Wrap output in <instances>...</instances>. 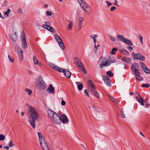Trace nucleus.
<instances>
[{
  "label": "nucleus",
  "mask_w": 150,
  "mask_h": 150,
  "mask_svg": "<svg viewBox=\"0 0 150 150\" xmlns=\"http://www.w3.org/2000/svg\"><path fill=\"white\" fill-rule=\"evenodd\" d=\"M121 51L124 54H125L126 55H128L129 52H128L124 49H123Z\"/></svg>",
  "instance_id": "nucleus-34"
},
{
  "label": "nucleus",
  "mask_w": 150,
  "mask_h": 150,
  "mask_svg": "<svg viewBox=\"0 0 150 150\" xmlns=\"http://www.w3.org/2000/svg\"><path fill=\"white\" fill-rule=\"evenodd\" d=\"M81 8H83L84 6L87 7V4L82 0H77Z\"/></svg>",
  "instance_id": "nucleus-21"
},
{
  "label": "nucleus",
  "mask_w": 150,
  "mask_h": 150,
  "mask_svg": "<svg viewBox=\"0 0 150 150\" xmlns=\"http://www.w3.org/2000/svg\"><path fill=\"white\" fill-rule=\"evenodd\" d=\"M55 113V112L51 110H49L47 111L48 115L50 120L51 118L53 117Z\"/></svg>",
  "instance_id": "nucleus-18"
},
{
  "label": "nucleus",
  "mask_w": 150,
  "mask_h": 150,
  "mask_svg": "<svg viewBox=\"0 0 150 150\" xmlns=\"http://www.w3.org/2000/svg\"><path fill=\"white\" fill-rule=\"evenodd\" d=\"M49 30L52 33H54L55 32V30L54 29V28L51 27V26H50L49 27Z\"/></svg>",
  "instance_id": "nucleus-38"
},
{
  "label": "nucleus",
  "mask_w": 150,
  "mask_h": 150,
  "mask_svg": "<svg viewBox=\"0 0 150 150\" xmlns=\"http://www.w3.org/2000/svg\"><path fill=\"white\" fill-rule=\"evenodd\" d=\"M146 73H147V74H150V69L148 68L147 67L146 68H145L144 69H143Z\"/></svg>",
  "instance_id": "nucleus-30"
},
{
  "label": "nucleus",
  "mask_w": 150,
  "mask_h": 150,
  "mask_svg": "<svg viewBox=\"0 0 150 150\" xmlns=\"http://www.w3.org/2000/svg\"><path fill=\"white\" fill-rule=\"evenodd\" d=\"M45 24L46 25H50V23L49 21H47L45 22Z\"/></svg>",
  "instance_id": "nucleus-62"
},
{
  "label": "nucleus",
  "mask_w": 150,
  "mask_h": 150,
  "mask_svg": "<svg viewBox=\"0 0 150 150\" xmlns=\"http://www.w3.org/2000/svg\"><path fill=\"white\" fill-rule=\"evenodd\" d=\"M74 61L76 63V65L81 69V70L85 74L86 73V71L84 67V66L81 63L79 59L77 57H75L74 58Z\"/></svg>",
  "instance_id": "nucleus-4"
},
{
  "label": "nucleus",
  "mask_w": 150,
  "mask_h": 150,
  "mask_svg": "<svg viewBox=\"0 0 150 150\" xmlns=\"http://www.w3.org/2000/svg\"><path fill=\"white\" fill-rule=\"evenodd\" d=\"M82 8L85 11L86 13H89L90 12L91 8L87 4V7L84 6Z\"/></svg>",
  "instance_id": "nucleus-22"
},
{
  "label": "nucleus",
  "mask_w": 150,
  "mask_h": 150,
  "mask_svg": "<svg viewBox=\"0 0 150 150\" xmlns=\"http://www.w3.org/2000/svg\"><path fill=\"white\" fill-rule=\"evenodd\" d=\"M21 38L22 39V44L23 48L25 49L27 47V45L26 39V36L24 33H22Z\"/></svg>",
  "instance_id": "nucleus-9"
},
{
  "label": "nucleus",
  "mask_w": 150,
  "mask_h": 150,
  "mask_svg": "<svg viewBox=\"0 0 150 150\" xmlns=\"http://www.w3.org/2000/svg\"><path fill=\"white\" fill-rule=\"evenodd\" d=\"M117 3H118V1L116 0H115L114 1V4L116 6H119L117 5Z\"/></svg>",
  "instance_id": "nucleus-51"
},
{
  "label": "nucleus",
  "mask_w": 150,
  "mask_h": 150,
  "mask_svg": "<svg viewBox=\"0 0 150 150\" xmlns=\"http://www.w3.org/2000/svg\"><path fill=\"white\" fill-rule=\"evenodd\" d=\"M111 64V62L110 60H108L106 61L104 63V65L105 66H108L110 65Z\"/></svg>",
  "instance_id": "nucleus-29"
},
{
  "label": "nucleus",
  "mask_w": 150,
  "mask_h": 150,
  "mask_svg": "<svg viewBox=\"0 0 150 150\" xmlns=\"http://www.w3.org/2000/svg\"><path fill=\"white\" fill-rule=\"evenodd\" d=\"M111 63H115V59H113L112 60H110Z\"/></svg>",
  "instance_id": "nucleus-60"
},
{
  "label": "nucleus",
  "mask_w": 150,
  "mask_h": 150,
  "mask_svg": "<svg viewBox=\"0 0 150 150\" xmlns=\"http://www.w3.org/2000/svg\"><path fill=\"white\" fill-rule=\"evenodd\" d=\"M18 11L20 14H21L23 13V10L21 8H19L18 9Z\"/></svg>",
  "instance_id": "nucleus-53"
},
{
  "label": "nucleus",
  "mask_w": 150,
  "mask_h": 150,
  "mask_svg": "<svg viewBox=\"0 0 150 150\" xmlns=\"http://www.w3.org/2000/svg\"><path fill=\"white\" fill-rule=\"evenodd\" d=\"M120 112L121 113V116L122 118H124L125 117V115L123 113V112L121 110L120 111Z\"/></svg>",
  "instance_id": "nucleus-50"
},
{
  "label": "nucleus",
  "mask_w": 150,
  "mask_h": 150,
  "mask_svg": "<svg viewBox=\"0 0 150 150\" xmlns=\"http://www.w3.org/2000/svg\"><path fill=\"white\" fill-rule=\"evenodd\" d=\"M25 91L28 94H31L32 93V91L28 88H25Z\"/></svg>",
  "instance_id": "nucleus-32"
},
{
  "label": "nucleus",
  "mask_w": 150,
  "mask_h": 150,
  "mask_svg": "<svg viewBox=\"0 0 150 150\" xmlns=\"http://www.w3.org/2000/svg\"><path fill=\"white\" fill-rule=\"evenodd\" d=\"M49 27H50V26L46 24L43 25H42V27L43 28L46 29H47L48 28V27L49 28Z\"/></svg>",
  "instance_id": "nucleus-45"
},
{
  "label": "nucleus",
  "mask_w": 150,
  "mask_h": 150,
  "mask_svg": "<svg viewBox=\"0 0 150 150\" xmlns=\"http://www.w3.org/2000/svg\"><path fill=\"white\" fill-rule=\"evenodd\" d=\"M54 36L61 48L62 50H64L65 48V47L61 38L57 35H54Z\"/></svg>",
  "instance_id": "nucleus-7"
},
{
  "label": "nucleus",
  "mask_w": 150,
  "mask_h": 150,
  "mask_svg": "<svg viewBox=\"0 0 150 150\" xmlns=\"http://www.w3.org/2000/svg\"><path fill=\"white\" fill-rule=\"evenodd\" d=\"M36 84L37 86L40 88L45 89L46 84L42 78H40L38 79L37 81Z\"/></svg>",
  "instance_id": "nucleus-6"
},
{
  "label": "nucleus",
  "mask_w": 150,
  "mask_h": 150,
  "mask_svg": "<svg viewBox=\"0 0 150 150\" xmlns=\"http://www.w3.org/2000/svg\"><path fill=\"white\" fill-rule=\"evenodd\" d=\"M49 65L54 70L59 71L60 72H63L64 75L67 78H69L71 77V73L69 71H67L55 65L52 63H50Z\"/></svg>",
  "instance_id": "nucleus-1"
},
{
  "label": "nucleus",
  "mask_w": 150,
  "mask_h": 150,
  "mask_svg": "<svg viewBox=\"0 0 150 150\" xmlns=\"http://www.w3.org/2000/svg\"><path fill=\"white\" fill-rule=\"evenodd\" d=\"M41 147L43 150H49L48 146L45 140L40 142Z\"/></svg>",
  "instance_id": "nucleus-13"
},
{
  "label": "nucleus",
  "mask_w": 150,
  "mask_h": 150,
  "mask_svg": "<svg viewBox=\"0 0 150 150\" xmlns=\"http://www.w3.org/2000/svg\"><path fill=\"white\" fill-rule=\"evenodd\" d=\"M60 117L58 114L55 113L54 116L52 118H51V120L55 124H60L61 121L60 120Z\"/></svg>",
  "instance_id": "nucleus-8"
},
{
  "label": "nucleus",
  "mask_w": 150,
  "mask_h": 150,
  "mask_svg": "<svg viewBox=\"0 0 150 150\" xmlns=\"http://www.w3.org/2000/svg\"><path fill=\"white\" fill-rule=\"evenodd\" d=\"M107 74L108 76L109 77H111L113 75V74L110 71H108L107 73Z\"/></svg>",
  "instance_id": "nucleus-35"
},
{
  "label": "nucleus",
  "mask_w": 150,
  "mask_h": 150,
  "mask_svg": "<svg viewBox=\"0 0 150 150\" xmlns=\"http://www.w3.org/2000/svg\"><path fill=\"white\" fill-rule=\"evenodd\" d=\"M46 14L47 16H51L52 14V13L50 11H47L46 12Z\"/></svg>",
  "instance_id": "nucleus-47"
},
{
  "label": "nucleus",
  "mask_w": 150,
  "mask_h": 150,
  "mask_svg": "<svg viewBox=\"0 0 150 150\" xmlns=\"http://www.w3.org/2000/svg\"><path fill=\"white\" fill-rule=\"evenodd\" d=\"M85 94H88V91L87 90H86L84 91Z\"/></svg>",
  "instance_id": "nucleus-61"
},
{
  "label": "nucleus",
  "mask_w": 150,
  "mask_h": 150,
  "mask_svg": "<svg viewBox=\"0 0 150 150\" xmlns=\"http://www.w3.org/2000/svg\"><path fill=\"white\" fill-rule=\"evenodd\" d=\"M10 62H14V59H12L11 57H10L9 59Z\"/></svg>",
  "instance_id": "nucleus-56"
},
{
  "label": "nucleus",
  "mask_w": 150,
  "mask_h": 150,
  "mask_svg": "<svg viewBox=\"0 0 150 150\" xmlns=\"http://www.w3.org/2000/svg\"><path fill=\"white\" fill-rule=\"evenodd\" d=\"M9 147H11L14 146V144L11 140H10L8 143Z\"/></svg>",
  "instance_id": "nucleus-42"
},
{
  "label": "nucleus",
  "mask_w": 150,
  "mask_h": 150,
  "mask_svg": "<svg viewBox=\"0 0 150 150\" xmlns=\"http://www.w3.org/2000/svg\"><path fill=\"white\" fill-rule=\"evenodd\" d=\"M25 105L28 107L29 111L31 115L32 120H36L38 117V112L35 111V108L26 103Z\"/></svg>",
  "instance_id": "nucleus-2"
},
{
  "label": "nucleus",
  "mask_w": 150,
  "mask_h": 150,
  "mask_svg": "<svg viewBox=\"0 0 150 150\" xmlns=\"http://www.w3.org/2000/svg\"><path fill=\"white\" fill-rule=\"evenodd\" d=\"M133 58L134 59H137L141 61H144L145 59V57L142 54L139 53H136L133 55Z\"/></svg>",
  "instance_id": "nucleus-11"
},
{
  "label": "nucleus",
  "mask_w": 150,
  "mask_h": 150,
  "mask_svg": "<svg viewBox=\"0 0 150 150\" xmlns=\"http://www.w3.org/2000/svg\"><path fill=\"white\" fill-rule=\"evenodd\" d=\"M11 39L14 42H16L18 38V37L16 32L11 35L10 36Z\"/></svg>",
  "instance_id": "nucleus-16"
},
{
  "label": "nucleus",
  "mask_w": 150,
  "mask_h": 150,
  "mask_svg": "<svg viewBox=\"0 0 150 150\" xmlns=\"http://www.w3.org/2000/svg\"><path fill=\"white\" fill-rule=\"evenodd\" d=\"M4 148L7 150H8L9 148V146H4Z\"/></svg>",
  "instance_id": "nucleus-57"
},
{
  "label": "nucleus",
  "mask_w": 150,
  "mask_h": 150,
  "mask_svg": "<svg viewBox=\"0 0 150 150\" xmlns=\"http://www.w3.org/2000/svg\"><path fill=\"white\" fill-rule=\"evenodd\" d=\"M124 42L129 46H131L133 45L132 42L130 40L126 38L124 41Z\"/></svg>",
  "instance_id": "nucleus-23"
},
{
  "label": "nucleus",
  "mask_w": 150,
  "mask_h": 150,
  "mask_svg": "<svg viewBox=\"0 0 150 150\" xmlns=\"http://www.w3.org/2000/svg\"><path fill=\"white\" fill-rule=\"evenodd\" d=\"M117 48H113L112 49L111 52V54H112L114 55L116 53L115 52L117 51Z\"/></svg>",
  "instance_id": "nucleus-31"
},
{
  "label": "nucleus",
  "mask_w": 150,
  "mask_h": 150,
  "mask_svg": "<svg viewBox=\"0 0 150 150\" xmlns=\"http://www.w3.org/2000/svg\"><path fill=\"white\" fill-rule=\"evenodd\" d=\"M5 137L2 134H0V141H4L5 140Z\"/></svg>",
  "instance_id": "nucleus-33"
},
{
  "label": "nucleus",
  "mask_w": 150,
  "mask_h": 150,
  "mask_svg": "<svg viewBox=\"0 0 150 150\" xmlns=\"http://www.w3.org/2000/svg\"><path fill=\"white\" fill-rule=\"evenodd\" d=\"M139 65L137 63L132 64L131 66L132 70L135 73V75L137 76L136 77V79L138 80H142V78L139 76L140 74L139 71Z\"/></svg>",
  "instance_id": "nucleus-3"
},
{
  "label": "nucleus",
  "mask_w": 150,
  "mask_h": 150,
  "mask_svg": "<svg viewBox=\"0 0 150 150\" xmlns=\"http://www.w3.org/2000/svg\"><path fill=\"white\" fill-rule=\"evenodd\" d=\"M140 66L143 69H144L145 68H146V67L145 65L143 63L141 62L140 63Z\"/></svg>",
  "instance_id": "nucleus-39"
},
{
  "label": "nucleus",
  "mask_w": 150,
  "mask_h": 150,
  "mask_svg": "<svg viewBox=\"0 0 150 150\" xmlns=\"http://www.w3.org/2000/svg\"><path fill=\"white\" fill-rule=\"evenodd\" d=\"M67 21L69 22L68 29L69 30H71L73 26V22L69 20H67Z\"/></svg>",
  "instance_id": "nucleus-26"
},
{
  "label": "nucleus",
  "mask_w": 150,
  "mask_h": 150,
  "mask_svg": "<svg viewBox=\"0 0 150 150\" xmlns=\"http://www.w3.org/2000/svg\"><path fill=\"white\" fill-rule=\"evenodd\" d=\"M127 49L128 50H132L133 49L132 47L131 46L128 47H127Z\"/></svg>",
  "instance_id": "nucleus-58"
},
{
  "label": "nucleus",
  "mask_w": 150,
  "mask_h": 150,
  "mask_svg": "<svg viewBox=\"0 0 150 150\" xmlns=\"http://www.w3.org/2000/svg\"><path fill=\"white\" fill-rule=\"evenodd\" d=\"M88 83L89 84V87L92 91V93L93 94H97L98 92L96 90L93 82L91 80H88Z\"/></svg>",
  "instance_id": "nucleus-10"
},
{
  "label": "nucleus",
  "mask_w": 150,
  "mask_h": 150,
  "mask_svg": "<svg viewBox=\"0 0 150 150\" xmlns=\"http://www.w3.org/2000/svg\"><path fill=\"white\" fill-rule=\"evenodd\" d=\"M116 9V7H115V6H112V7H111L110 10L111 11H113L114 10H115Z\"/></svg>",
  "instance_id": "nucleus-52"
},
{
  "label": "nucleus",
  "mask_w": 150,
  "mask_h": 150,
  "mask_svg": "<svg viewBox=\"0 0 150 150\" xmlns=\"http://www.w3.org/2000/svg\"><path fill=\"white\" fill-rule=\"evenodd\" d=\"M122 60L127 64H129L130 62V60L129 58L123 57L122 58Z\"/></svg>",
  "instance_id": "nucleus-25"
},
{
  "label": "nucleus",
  "mask_w": 150,
  "mask_h": 150,
  "mask_svg": "<svg viewBox=\"0 0 150 150\" xmlns=\"http://www.w3.org/2000/svg\"><path fill=\"white\" fill-rule=\"evenodd\" d=\"M28 73L29 74H32V72L30 70H28Z\"/></svg>",
  "instance_id": "nucleus-64"
},
{
  "label": "nucleus",
  "mask_w": 150,
  "mask_h": 150,
  "mask_svg": "<svg viewBox=\"0 0 150 150\" xmlns=\"http://www.w3.org/2000/svg\"><path fill=\"white\" fill-rule=\"evenodd\" d=\"M54 88L52 84H50L49 88L46 90L47 92L49 93H54Z\"/></svg>",
  "instance_id": "nucleus-15"
},
{
  "label": "nucleus",
  "mask_w": 150,
  "mask_h": 150,
  "mask_svg": "<svg viewBox=\"0 0 150 150\" xmlns=\"http://www.w3.org/2000/svg\"><path fill=\"white\" fill-rule=\"evenodd\" d=\"M138 96V97L136 96V98L138 102L141 103L142 105L143 106L144 105V99L142 97H141L139 94H137Z\"/></svg>",
  "instance_id": "nucleus-17"
},
{
  "label": "nucleus",
  "mask_w": 150,
  "mask_h": 150,
  "mask_svg": "<svg viewBox=\"0 0 150 150\" xmlns=\"http://www.w3.org/2000/svg\"><path fill=\"white\" fill-rule=\"evenodd\" d=\"M97 98H99V94H93Z\"/></svg>",
  "instance_id": "nucleus-63"
},
{
  "label": "nucleus",
  "mask_w": 150,
  "mask_h": 150,
  "mask_svg": "<svg viewBox=\"0 0 150 150\" xmlns=\"http://www.w3.org/2000/svg\"><path fill=\"white\" fill-rule=\"evenodd\" d=\"M15 47V51L17 52L20 60V61L22 60L23 58V51L18 45H16Z\"/></svg>",
  "instance_id": "nucleus-5"
},
{
  "label": "nucleus",
  "mask_w": 150,
  "mask_h": 150,
  "mask_svg": "<svg viewBox=\"0 0 150 150\" xmlns=\"http://www.w3.org/2000/svg\"><path fill=\"white\" fill-rule=\"evenodd\" d=\"M142 86L143 87L147 88L150 86V85L149 84H143Z\"/></svg>",
  "instance_id": "nucleus-44"
},
{
  "label": "nucleus",
  "mask_w": 150,
  "mask_h": 150,
  "mask_svg": "<svg viewBox=\"0 0 150 150\" xmlns=\"http://www.w3.org/2000/svg\"><path fill=\"white\" fill-rule=\"evenodd\" d=\"M125 38L122 35H119L117 36L116 39L117 41L120 40L124 42Z\"/></svg>",
  "instance_id": "nucleus-20"
},
{
  "label": "nucleus",
  "mask_w": 150,
  "mask_h": 150,
  "mask_svg": "<svg viewBox=\"0 0 150 150\" xmlns=\"http://www.w3.org/2000/svg\"><path fill=\"white\" fill-rule=\"evenodd\" d=\"M138 37H139V38L140 40L141 44H143V38L142 36L141 35H138Z\"/></svg>",
  "instance_id": "nucleus-37"
},
{
  "label": "nucleus",
  "mask_w": 150,
  "mask_h": 150,
  "mask_svg": "<svg viewBox=\"0 0 150 150\" xmlns=\"http://www.w3.org/2000/svg\"><path fill=\"white\" fill-rule=\"evenodd\" d=\"M33 59L34 61V63L35 65H37L40 67L41 66V64L40 63H39L38 61L37 60L35 56L33 55Z\"/></svg>",
  "instance_id": "nucleus-19"
},
{
  "label": "nucleus",
  "mask_w": 150,
  "mask_h": 150,
  "mask_svg": "<svg viewBox=\"0 0 150 150\" xmlns=\"http://www.w3.org/2000/svg\"><path fill=\"white\" fill-rule=\"evenodd\" d=\"M82 23L79 22V30H80L81 28V26L82 24Z\"/></svg>",
  "instance_id": "nucleus-54"
},
{
  "label": "nucleus",
  "mask_w": 150,
  "mask_h": 150,
  "mask_svg": "<svg viewBox=\"0 0 150 150\" xmlns=\"http://www.w3.org/2000/svg\"><path fill=\"white\" fill-rule=\"evenodd\" d=\"M105 2L107 4L108 6H109L112 5V4L108 1H106Z\"/></svg>",
  "instance_id": "nucleus-49"
},
{
  "label": "nucleus",
  "mask_w": 150,
  "mask_h": 150,
  "mask_svg": "<svg viewBox=\"0 0 150 150\" xmlns=\"http://www.w3.org/2000/svg\"><path fill=\"white\" fill-rule=\"evenodd\" d=\"M103 66H105L104 65V63H103V64H101L100 65V68H102Z\"/></svg>",
  "instance_id": "nucleus-59"
},
{
  "label": "nucleus",
  "mask_w": 150,
  "mask_h": 150,
  "mask_svg": "<svg viewBox=\"0 0 150 150\" xmlns=\"http://www.w3.org/2000/svg\"><path fill=\"white\" fill-rule=\"evenodd\" d=\"M103 80L107 85L110 87L111 84L110 83V80L109 77L106 76H103Z\"/></svg>",
  "instance_id": "nucleus-14"
},
{
  "label": "nucleus",
  "mask_w": 150,
  "mask_h": 150,
  "mask_svg": "<svg viewBox=\"0 0 150 150\" xmlns=\"http://www.w3.org/2000/svg\"><path fill=\"white\" fill-rule=\"evenodd\" d=\"M60 120L61 122H62L63 124H64L66 122H69V120L65 115L63 114L61 115L60 116Z\"/></svg>",
  "instance_id": "nucleus-12"
},
{
  "label": "nucleus",
  "mask_w": 150,
  "mask_h": 150,
  "mask_svg": "<svg viewBox=\"0 0 150 150\" xmlns=\"http://www.w3.org/2000/svg\"><path fill=\"white\" fill-rule=\"evenodd\" d=\"M83 86L82 84H80L78 86V89L79 90H81L83 88Z\"/></svg>",
  "instance_id": "nucleus-36"
},
{
  "label": "nucleus",
  "mask_w": 150,
  "mask_h": 150,
  "mask_svg": "<svg viewBox=\"0 0 150 150\" xmlns=\"http://www.w3.org/2000/svg\"><path fill=\"white\" fill-rule=\"evenodd\" d=\"M108 36L111 40L113 41H114L115 40V38L114 37L110 36V35H108Z\"/></svg>",
  "instance_id": "nucleus-43"
},
{
  "label": "nucleus",
  "mask_w": 150,
  "mask_h": 150,
  "mask_svg": "<svg viewBox=\"0 0 150 150\" xmlns=\"http://www.w3.org/2000/svg\"><path fill=\"white\" fill-rule=\"evenodd\" d=\"M38 134L39 137V139L40 142L45 140L44 138L42 137V136L41 133L38 132Z\"/></svg>",
  "instance_id": "nucleus-27"
},
{
  "label": "nucleus",
  "mask_w": 150,
  "mask_h": 150,
  "mask_svg": "<svg viewBox=\"0 0 150 150\" xmlns=\"http://www.w3.org/2000/svg\"><path fill=\"white\" fill-rule=\"evenodd\" d=\"M98 36V35L97 34H94L93 35H91L90 36V37L93 40L95 39L96 38H97Z\"/></svg>",
  "instance_id": "nucleus-40"
},
{
  "label": "nucleus",
  "mask_w": 150,
  "mask_h": 150,
  "mask_svg": "<svg viewBox=\"0 0 150 150\" xmlns=\"http://www.w3.org/2000/svg\"><path fill=\"white\" fill-rule=\"evenodd\" d=\"M35 120H29V123L31 125L32 127L34 129L35 127Z\"/></svg>",
  "instance_id": "nucleus-24"
},
{
  "label": "nucleus",
  "mask_w": 150,
  "mask_h": 150,
  "mask_svg": "<svg viewBox=\"0 0 150 150\" xmlns=\"http://www.w3.org/2000/svg\"><path fill=\"white\" fill-rule=\"evenodd\" d=\"M10 11H11L10 9L9 8L8 9L7 11L5 12L4 13V15L5 16H8V15L9 14Z\"/></svg>",
  "instance_id": "nucleus-41"
},
{
  "label": "nucleus",
  "mask_w": 150,
  "mask_h": 150,
  "mask_svg": "<svg viewBox=\"0 0 150 150\" xmlns=\"http://www.w3.org/2000/svg\"><path fill=\"white\" fill-rule=\"evenodd\" d=\"M7 1L6 0H5L4 1L3 5V6H6V4H7Z\"/></svg>",
  "instance_id": "nucleus-55"
},
{
  "label": "nucleus",
  "mask_w": 150,
  "mask_h": 150,
  "mask_svg": "<svg viewBox=\"0 0 150 150\" xmlns=\"http://www.w3.org/2000/svg\"><path fill=\"white\" fill-rule=\"evenodd\" d=\"M109 98L115 103H117V101L116 99L112 97L110 95H108Z\"/></svg>",
  "instance_id": "nucleus-28"
},
{
  "label": "nucleus",
  "mask_w": 150,
  "mask_h": 150,
  "mask_svg": "<svg viewBox=\"0 0 150 150\" xmlns=\"http://www.w3.org/2000/svg\"><path fill=\"white\" fill-rule=\"evenodd\" d=\"M61 99L62 100L61 102L62 105H66L65 102L63 100L62 98Z\"/></svg>",
  "instance_id": "nucleus-48"
},
{
  "label": "nucleus",
  "mask_w": 150,
  "mask_h": 150,
  "mask_svg": "<svg viewBox=\"0 0 150 150\" xmlns=\"http://www.w3.org/2000/svg\"><path fill=\"white\" fill-rule=\"evenodd\" d=\"M83 18L82 17H80L79 18V22L82 23L83 21Z\"/></svg>",
  "instance_id": "nucleus-46"
}]
</instances>
